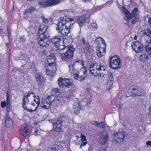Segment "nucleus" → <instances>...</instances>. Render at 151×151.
Here are the masks:
<instances>
[{
    "label": "nucleus",
    "mask_w": 151,
    "mask_h": 151,
    "mask_svg": "<svg viewBox=\"0 0 151 151\" xmlns=\"http://www.w3.org/2000/svg\"><path fill=\"white\" fill-rule=\"evenodd\" d=\"M84 63L83 61L78 60L74 62L72 65H69V71L73 73L74 78L80 81L84 80L86 75L87 70L84 66Z\"/></svg>",
    "instance_id": "1"
},
{
    "label": "nucleus",
    "mask_w": 151,
    "mask_h": 151,
    "mask_svg": "<svg viewBox=\"0 0 151 151\" xmlns=\"http://www.w3.org/2000/svg\"><path fill=\"white\" fill-rule=\"evenodd\" d=\"M74 22L73 19L67 17H61L57 24L58 27L56 28V29L59 30V32L61 35L66 36L70 32L71 24Z\"/></svg>",
    "instance_id": "2"
},
{
    "label": "nucleus",
    "mask_w": 151,
    "mask_h": 151,
    "mask_svg": "<svg viewBox=\"0 0 151 151\" xmlns=\"http://www.w3.org/2000/svg\"><path fill=\"white\" fill-rule=\"evenodd\" d=\"M56 60L54 54H50L47 57L46 63V73L52 76L54 75L56 70L55 65Z\"/></svg>",
    "instance_id": "3"
},
{
    "label": "nucleus",
    "mask_w": 151,
    "mask_h": 151,
    "mask_svg": "<svg viewBox=\"0 0 151 151\" xmlns=\"http://www.w3.org/2000/svg\"><path fill=\"white\" fill-rule=\"evenodd\" d=\"M122 9L125 16L124 19L126 21L127 24H129L130 22L132 24L134 23L137 21V16L139 13L138 9L137 8H134L132 14H130L124 7L122 8Z\"/></svg>",
    "instance_id": "4"
},
{
    "label": "nucleus",
    "mask_w": 151,
    "mask_h": 151,
    "mask_svg": "<svg viewBox=\"0 0 151 151\" xmlns=\"http://www.w3.org/2000/svg\"><path fill=\"white\" fill-rule=\"evenodd\" d=\"M105 67L100 64L95 63L91 64L90 68V72L94 76H103L104 75Z\"/></svg>",
    "instance_id": "5"
},
{
    "label": "nucleus",
    "mask_w": 151,
    "mask_h": 151,
    "mask_svg": "<svg viewBox=\"0 0 151 151\" xmlns=\"http://www.w3.org/2000/svg\"><path fill=\"white\" fill-rule=\"evenodd\" d=\"M61 0H42L39 2L40 6L42 7L52 6L59 4Z\"/></svg>",
    "instance_id": "6"
},
{
    "label": "nucleus",
    "mask_w": 151,
    "mask_h": 151,
    "mask_svg": "<svg viewBox=\"0 0 151 151\" xmlns=\"http://www.w3.org/2000/svg\"><path fill=\"white\" fill-rule=\"evenodd\" d=\"M113 142L115 143H120L123 142L125 137V134L123 131L121 129L119 130L118 132H115L113 135Z\"/></svg>",
    "instance_id": "7"
},
{
    "label": "nucleus",
    "mask_w": 151,
    "mask_h": 151,
    "mask_svg": "<svg viewBox=\"0 0 151 151\" xmlns=\"http://www.w3.org/2000/svg\"><path fill=\"white\" fill-rule=\"evenodd\" d=\"M74 51V48L71 47H68L66 52L64 53L60 54L59 56L63 60L67 61L68 59L73 57Z\"/></svg>",
    "instance_id": "8"
},
{
    "label": "nucleus",
    "mask_w": 151,
    "mask_h": 151,
    "mask_svg": "<svg viewBox=\"0 0 151 151\" xmlns=\"http://www.w3.org/2000/svg\"><path fill=\"white\" fill-rule=\"evenodd\" d=\"M109 66L113 69L120 68V59L117 56L114 55L110 58Z\"/></svg>",
    "instance_id": "9"
},
{
    "label": "nucleus",
    "mask_w": 151,
    "mask_h": 151,
    "mask_svg": "<svg viewBox=\"0 0 151 151\" xmlns=\"http://www.w3.org/2000/svg\"><path fill=\"white\" fill-rule=\"evenodd\" d=\"M54 101V99L53 97L47 96L46 98H43L41 106L44 109H48L50 108L52 103Z\"/></svg>",
    "instance_id": "10"
},
{
    "label": "nucleus",
    "mask_w": 151,
    "mask_h": 151,
    "mask_svg": "<svg viewBox=\"0 0 151 151\" xmlns=\"http://www.w3.org/2000/svg\"><path fill=\"white\" fill-rule=\"evenodd\" d=\"M47 29V27L44 24L40 25L37 34V38L38 39H40V40H44L47 38L46 32Z\"/></svg>",
    "instance_id": "11"
},
{
    "label": "nucleus",
    "mask_w": 151,
    "mask_h": 151,
    "mask_svg": "<svg viewBox=\"0 0 151 151\" xmlns=\"http://www.w3.org/2000/svg\"><path fill=\"white\" fill-rule=\"evenodd\" d=\"M31 94H34V93L32 92L31 93H29L27 95L24 96L23 106V108L24 109L31 112L33 110H32L29 109L28 108L29 105V97L30 96Z\"/></svg>",
    "instance_id": "12"
},
{
    "label": "nucleus",
    "mask_w": 151,
    "mask_h": 151,
    "mask_svg": "<svg viewBox=\"0 0 151 151\" xmlns=\"http://www.w3.org/2000/svg\"><path fill=\"white\" fill-rule=\"evenodd\" d=\"M58 81L60 85L62 87L65 86L69 87L72 86V81L71 79L60 78L58 79Z\"/></svg>",
    "instance_id": "13"
},
{
    "label": "nucleus",
    "mask_w": 151,
    "mask_h": 151,
    "mask_svg": "<svg viewBox=\"0 0 151 151\" xmlns=\"http://www.w3.org/2000/svg\"><path fill=\"white\" fill-rule=\"evenodd\" d=\"M90 17L89 13H86L84 15L79 17L78 18L77 20V22L78 23L79 26H81L87 21V19Z\"/></svg>",
    "instance_id": "14"
},
{
    "label": "nucleus",
    "mask_w": 151,
    "mask_h": 151,
    "mask_svg": "<svg viewBox=\"0 0 151 151\" xmlns=\"http://www.w3.org/2000/svg\"><path fill=\"white\" fill-rule=\"evenodd\" d=\"M133 50L136 52H140L142 50L143 45L139 42H134L132 46Z\"/></svg>",
    "instance_id": "15"
},
{
    "label": "nucleus",
    "mask_w": 151,
    "mask_h": 151,
    "mask_svg": "<svg viewBox=\"0 0 151 151\" xmlns=\"http://www.w3.org/2000/svg\"><path fill=\"white\" fill-rule=\"evenodd\" d=\"M131 92L132 94V96H144L145 94V91L140 88H133L131 91Z\"/></svg>",
    "instance_id": "16"
},
{
    "label": "nucleus",
    "mask_w": 151,
    "mask_h": 151,
    "mask_svg": "<svg viewBox=\"0 0 151 151\" xmlns=\"http://www.w3.org/2000/svg\"><path fill=\"white\" fill-rule=\"evenodd\" d=\"M5 126L7 128L12 129L13 128V122L9 116L8 113H6L5 119Z\"/></svg>",
    "instance_id": "17"
},
{
    "label": "nucleus",
    "mask_w": 151,
    "mask_h": 151,
    "mask_svg": "<svg viewBox=\"0 0 151 151\" xmlns=\"http://www.w3.org/2000/svg\"><path fill=\"white\" fill-rule=\"evenodd\" d=\"M100 142L101 144H104L108 139V134L106 131H103L100 134Z\"/></svg>",
    "instance_id": "18"
},
{
    "label": "nucleus",
    "mask_w": 151,
    "mask_h": 151,
    "mask_svg": "<svg viewBox=\"0 0 151 151\" xmlns=\"http://www.w3.org/2000/svg\"><path fill=\"white\" fill-rule=\"evenodd\" d=\"M63 122L61 120L58 121L53 124V129L56 131L61 132L62 131V124Z\"/></svg>",
    "instance_id": "19"
},
{
    "label": "nucleus",
    "mask_w": 151,
    "mask_h": 151,
    "mask_svg": "<svg viewBox=\"0 0 151 151\" xmlns=\"http://www.w3.org/2000/svg\"><path fill=\"white\" fill-rule=\"evenodd\" d=\"M51 95L47 96L53 97L54 99V101L57 100L58 101L59 100L57 97L59 96L60 93L58 89L56 88H55L52 89L50 92Z\"/></svg>",
    "instance_id": "20"
},
{
    "label": "nucleus",
    "mask_w": 151,
    "mask_h": 151,
    "mask_svg": "<svg viewBox=\"0 0 151 151\" xmlns=\"http://www.w3.org/2000/svg\"><path fill=\"white\" fill-rule=\"evenodd\" d=\"M73 109L74 112L76 114H77L79 112L81 109L80 102L77 100L75 101L73 105Z\"/></svg>",
    "instance_id": "21"
},
{
    "label": "nucleus",
    "mask_w": 151,
    "mask_h": 151,
    "mask_svg": "<svg viewBox=\"0 0 151 151\" xmlns=\"http://www.w3.org/2000/svg\"><path fill=\"white\" fill-rule=\"evenodd\" d=\"M21 129H23V132L21 131V134L24 137H27L29 133V130L27 125L24 124L23 125L21 126Z\"/></svg>",
    "instance_id": "22"
},
{
    "label": "nucleus",
    "mask_w": 151,
    "mask_h": 151,
    "mask_svg": "<svg viewBox=\"0 0 151 151\" xmlns=\"http://www.w3.org/2000/svg\"><path fill=\"white\" fill-rule=\"evenodd\" d=\"M96 54L99 57H101L106 54L105 48L98 47L96 48Z\"/></svg>",
    "instance_id": "23"
},
{
    "label": "nucleus",
    "mask_w": 151,
    "mask_h": 151,
    "mask_svg": "<svg viewBox=\"0 0 151 151\" xmlns=\"http://www.w3.org/2000/svg\"><path fill=\"white\" fill-rule=\"evenodd\" d=\"M36 80L37 83L38 84H41L44 81V80L41 73H38L35 75Z\"/></svg>",
    "instance_id": "24"
},
{
    "label": "nucleus",
    "mask_w": 151,
    "mask_h": 151,
    "mask_svg": "<svg viewBox=\"0 0 151 151\" xmlns=\"http://www.w3.org/2000/svg\"><path fill=\"white\" fill-rule=\"evenodd\" d=\"M145 49L149 55L151 56V40L150 42L146 43L145 45Z\"/></svg>",
    "instance_id": "25"
},
{
    "label": "nucleus",
    "mask_w": 151,
    "mask_h": 151,
    "mask_svg": "<svg viewBox=\"0 0 151 151\" xmlns=\"http://www.w3.org/2000/svg\"><path fill=\"white\" fill-rule=\"evenodd\" d=\"M98 27L97 24L94 22H93L89 25L88 29L92 31H95L97 30Z\"/></svg>",
    "instance_id": "26"
},
{
    "label": "nucleus",
    "mask_w": 151,
    "mask_h": 151,
    "mask_svg": "<svg viewBox=\"0 0 151 151\" xmlns=\"http://www.w3.org/2000/svg\"><path fill=\"white\" fill-rule=\"evenodd\" d=\"M61 37L60 36H55L53 38L51 39L50 42L53 44L56 43L58 42H60L61 41Z\"/></svg>",
    "instance_id": "27"
},
{
    "label": "nucleus",
    "mask_w": 151,
    "mask_h": 151,
    "mask_svg": "<svg viewBox=\"0 0 151 151\" xmlns=\"http://www.w3.org/2000/svg\"><path fill=\"white\" fill-rule=\"evenodd\" d=\"M32 96L33 97H34L35 98L34 100V102H34L33 103H32V104L34 106H36V105H37V107H36L35 109V110L37 109V106L39 105L40 104V99H39V96H38V98L36 97V99H35V97H34V95Z\"/></svg>",
    "instance_id": "28"
},
{
    "label": "nucleus",
    "mask_w": 151,
    "mask_h": 151,
    "mask_svg": "<svg viewBox=\"0 0 151 151\" xmlns=\"http://www.w3.org/2000/svg\"><path fill=\"white\" fill-rule=\"evenodd\" d=\"M148 59V57L146 54H143L141 55L140 57V60L143 62H144Z\"/></svg>",
    "instance_id": "29"
},
{
    "label": "nucleus",
    "mask_w": 151,
    "mask_h": 151,
    "mask_svg": "<svg viewBox=\"0 0 151 151\" xmlns=\"http://www.w3.org/2000/svg\"><path fill=\"white\" fill-rule=\"evenodd\" d=\"M107 76L109 79V81L111 83L113 80V73L110 71L108 72L107 74Z\"/></svg>",
    "instance_id": "30"
},
{
    "label": "nucleus",
    "mask_w": 151,
    "mask_h": 151,
    "mask_svg": "<svg viewBox=\"0 0 151 151\" xmlns=\"http://www.w3.org/2000/svg\"><path fill=\"white\" fill-rule=\"evenodd\" d=\"M144 35H146L150 37H151V31L148 29H146L144 30L143 32Z\"/></svg>",
    "instance_id": "31"
},
{
    "label": "nucleus",
    "mask_w": 151,
    "mask_h": 151,
    "mask_svg": "<svg viewBox=\"0 0 151 151\" xmlns=\"http://www.w3.org/2000/svg\"><path fill=\"white\" fill-rule=\"evenodd\" d=\"M58 146L57 145H54L52 147H51L49 148L48 151H56L58 149Z\"/></svg>",
    "instance_id": "32"
},
{
    "label": "nucleus",
    "mask_w": 151,
    "mask_h": 151,
    "mask_svg": "<svg viewBox=\"0 0 151 151\" xmlns=\"http://www.w3.org/2000/svg\"><path fill=\"white\" fill-rule=\"evenodd\" d=\"M44 40H40L39 42V44L40 46L44 47H46V43L44 42Z\"/></svg>",
    "instance_id": "33"
},
{
    "label": "nucleus",
    "mask_w": 151,
    "mask_h": 151,
    "mask_svg": "<svg viewBox=\"0 0 151 151\" xmlns=\"http://www.w3.org/2000/svg\"><path fill=\"white\" fill-rule=\"evenodd\" d=\"M6 101V102L7 103V105H8V106L10 105V99L9 96L8 94H7Z\"/></svg>",
    "instance_id": "34"
},
{
    "label": "nucleus",
    "mask_w": 151,
    "mask_h": 151,
    "mask_svg": "<svg viewBox=\"0 0 151 151\" xmlns=\"http://www.w3.org/2000/svg\"><path fill=\"white\" fill-rule=\"evenodd\" d=\"M7 106V103L5 101H2L1 104V107L2 108H4Z\"/></svg>",
    "instance_id": "35"
},
{
    "label": "nucleus",
    "mask_w": 151,
    "mask_h": 151,
    "mask_svg": "<svg viewBox=\"0 0 151 151\" xmlns=\"http://www.w3.org/2000/svg\"><path fill=\"white\" fill-rule=\"evenodd\" d=\"M81 146H80V147L81 148V147L84 146L86 145V144L87 143V140H85V141H81Z\"/></svg>",
    "instance_id": "36"
},
{
    "label": "nucleus",
    "mask_w": 151,
    "mask_h": 151,
    "mask_svg": "<svg viewBox=\"0 0 151 151\" xmlns=\"http://www.w3.org/2000/svg\"><path fill=\"white\" fill-rule=\"evenodd\" d=\"M97 39H99L100 40L102 41V44L104 45V47L105 48L106 45L105 43V41L101 37H98L96 38Z\"/></svg>",
    "instance_id": "37"
},
{
    "label": "nucleus",
    "mask_w": 151,
    "mask_h": 151,
    "mask_svg": "<svg viewBox=\"0 0 151 151\" xmlns=\"http://www.w3.org/2000/svg\"><path fill=\"white\" fill-rule=\"evenodd\" d=\"M104 126L105 125L104 122H102L100 123L99 122L98 127L103 128H104Z\"/></svg>",
    "instance_id": "38"
},
{
    "label": "nucleus",
    "mask_w": 151,
    "mask_h": 151,
    "mask_svg": "<svg viewBox=\"0 0 151 151\" xmlns=\"http://www.w3.org/2000/svg\"><path fill=\"white\" fill-rule=\"evenodd\" d=\"M42 19L43 22L45 23H47L48 21L47 18H45L44 17H42Z\"/></svg>",
    "instance_id": "39"
},
{
    "label": "nucleus",
    "mask_w": 151,
    "mask_h": 151,
    "mask_svg": "<svg viewBox=\"0 0 151 151\" xmlns=\"http://www.w3.org/2000/svg\"><path fill=\"white\" fill-rule=\"evenodd\" d=\"M66 47V46H65L64 45H60L59 47L58 48V50H63Z\"/></svg>",
    "instance_id": "40"
},
{
    "label": "nucleus",
    "mask_w": 151,
    "mask_h": 151,
    "mask_svg": "<svg viewBox=\"0 0 151 151\" xmlns=\"http://www.w3.org/2000/svg\"><path fill=\"white\" fill-rule=\"evenodd\" d=\"M81 141H85V140H87L86 138V137L85 136L83 135L82 134H81Z\"/></svg>",
    "instance_id": "41"
},
{
    "label": "nucleus",
    "mask_w": 151,
    "mask_h": 151,
    "mask_svg": "<svg viewBox=\"0 0 151 151\" xmlns=\"http://www.w3.org/2000/svg\"><path fill=\"white\" fill-rule=\"evenodd\" d=\"M146 145L147 147L151 146V141H147L146 142Z\"/></svg>",
    "instance_id": "42"
},
{
    "label": "nucleus",
    "mask_w": 151,
    "mask_h": 151,
    "mask_svg": "<svg viewBox=\"0 0 151 151\" xmlns=\"http://www.w3.org/2000/svg\"><path fill=\"white\" fill-rule=\"evenodd\" d=\"M60 42H58L54 44V45L57 48H58V47H59V46L60 45Z\"/></svg>",
    "instance_id": "43"
},
{
    "label": "nucleus",
    "mask_w": 151,
    "mask_h": 151,
    "mask_svg": "<svg viewBox=\"0 0 151 151\" xmlns=\"http://www.w3.org/2000/svg\"><path fill=\"white\" fill-rule=\"evenodd\" d=\"M85 45H86V47L87 49H88L90 47V45L88 42H87L86 43Z\"/></svg>",
    "instance_id": "44"
},
{
    "label": "nucleus",
    "mask_w": 151,
    "mask_h": 151,
    "mask_svg": "<svg viewBox=\"0 0 151 151\" xmlns=\"http://www.w3.org/2000/svg\"><path fill=\"white\" fill-rule=\"evenodd\" d=\"M65 125L66 126H68L69 125V124L70 123V121H69V119L68 120V121H66L65 120Z\"/></svg>",
    "instance_id": "45"
},
{
    "label": "nucleus",
    "mask_w": 151,
    "mask_h": 151,
    "mask_svg": "<svg viewBox=\"0 0 151 151\" xmlns=\"http://www.w3.org/2000/svg\"><path fill=\"white\" fill-rule=\"evenodd\" d=\"M99 122L97 121H94L93 122V124L95 125L98 126L99 124Z\"/></svg>",
    "instance_id": "46"
},
{
    "label": "nucleus",
    "mask_w": 151,
    "mask_h": 151,
    "mask_svg": "<svg viewBox=\"0 0 151 151\" xmlns=\"http://www.w3.org/2000/svg\"><path fill=\"white\" fill-rule=\"evenodd\" d=\"M81 41H82V42L83 43V44H84V45L86 43V41H85V39L84 38H83V37L82 38Z\"/></svg>",
    "instance_id": "47"
},
{
    "label": "nucleus",
    "mask_w": 151,
    "mask_h": 151,
    "mask_svg": "<svg viewBox=\"0 0 151 151\" xmlns=\"http://www.w3.org/2000/svg\"><path fill=\"white\" fill-rule=\"evenodd\" d=\"M10 105L8 106V105H7L6 109H7V111L8 112L10 110Z\"/></svg>",
    "instance_id": "48"
},
{
    "label": "nucleus",
    "mask_w": 151,
    "mask_h": 151,
    "mask_svg": "<svg viewBox=\"0 0 151 151\" xmlns=\"http://www.w3.org/2000/svg\"><path fill=\"white\" fill-rule=\"evenodd\" d=\"M91 102V100H89L87 102V104L88 106L90 105Z\"/></svg>",
    "instance_id": "49"
},
{
    "label": "nucleus",
    "mask_w": 151,
    "mask_h": 151,
    "mask_svg": "<svg viewBox=\"0 0 151 151\" xmlns=\"http://www.w3.org/2000/svg\"><path fill=\"white\" fill-rule=\"evenodd\" d=\"M149 111L148 113L149 115H151V106H150V108H149Z\"/></svg>",
    "instance_id": "50"
},
{
    "label": "nucleus",
    "mask_w": 151,
    "mask_h": 151,
    "mask_svg": "<svg viewBox=\"0 0 151 151\" xmlns=\"http://www.w3.org/2000/svg\"><path fill=\"white\" fill-rule=\"evenodd\" d=\"M25 40V39L23 37H21L20 38V41L21 42H24Z\"/></svg>",
    "instance_id": "51"
},
{
    "label": "nucleus",
    "mask_w": 151,
    "mask_h": 151,
    "mask_svg": "<svg viewBox=\"0 0 151 151\" xmlns=\"http://www.w3.org/2000/svg\"><path fill=\"white\" fill-rule=\"evenodd\" d=\"M38 129H36L35 130V135H37V133L38 132Z\"/></svg>",
    "instance_id": "52"
},
{
    "label": "nucleus",
    "mask_w": 151,
    "mask_h": 151,
    "mask_svg": "<svg viewBox=\"0 0 151 151\" xmlns=\"http://www.w3.org/2000/svg\"><path fill=\"white\" fill-rule=\"evenodd\" d=\"M148 22L149 24H151V17L149 18Z\"/></svg>",
    "instance_id": "53"
},
{
    "label": "nucleus",
    "mask_w": 151,
    "mask_h": 151,
    "mask_svg": "<svg viewBox=\"0 0 151 151\" xmlns=\"http://www.w3.org/2000/svg\"><path fill=\"white\" fill-rule=\"evenodd\" d=\"M122 105L120 104L119 105V109H121L122 108Z\"/></svg>",
    "instance_id": "54"
},
{
    "label": "nucleus",
    "mask_w": 151,
    "mask_h": 151,
    "mask_svg": "<svg viewBox=\"0 0 151 151\" xmlns=\"http://www.w3.org/2000/svg\"><path fill=\"white\" fill-rule=\"evenodd\" d=\"M112 88V87L110 86L109 87V88H108V90L109 91H110V89H111Z\"/></svg>",
    "instance_id": "55"
},
{
    "label": "nucleus",
    "mask_w": 151,
    "mask_h": 151,
    "mask_svg": "<svg viewBox=\"0 0 151 151\" xmlns=\"http://www.w3.org/2000/svg\"><path fill=\"white\" fill-rule=\"evenodd\" d=\"M137 37L136 36H135L134 37V39L135 40H136L137 39Z\"/></svg>",
    "instance_id": "56"
},
{
    "label": "nucleus",
    "mask_w": 151,
    "mask_h": 151,
    "mask_svg": "<svg viewBox=\"0 0 151 151\" xmlns=\"http://www.w3.org/2000/svg\"><path fill=\"white\" fill-rule=\"evenodd\" d=\"M150 99H151V93L150 94Z\"/></svg>",
    "instance_id": "57"
},
{
    "label": "nucleus",
    "mask_w": 151,
    "mask_h": 151,
    "mask_svg": "<svg viewBox=\"0 0 151 151\" xmlns=\"http://www.w3.org/2000/svg\"><path fill=\"white\" fill-rule=\"evenodd\" d=\"M27 151H31V150H27Z\"/></svg>",
    "instance_id": "58"
},
{
    "label": "nucleus",
    "mask_w": 151,
    "mask_h": 151,
    "mask_svg": "<svg viewBox=\"0 0 151 151\" xmlns=\"http://www.w3.org/2000/svg\"><path fill=\"white\" fill-rule=\"evenodd\" d=\"M22 130H23V129H21V130L20 131H22ZM22 132H23V131H22Z\"/></svg>",
    "instance_id": "59"
}]
</instances>
